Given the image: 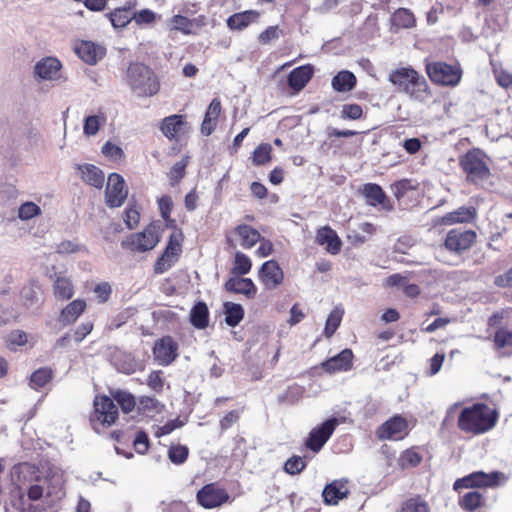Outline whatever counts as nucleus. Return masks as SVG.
I'll use <instances>...</instances> for the list:
<instances>
[{"label":"nucleus","mask_w":512,"mask_h":512,"mask_svg":"<svg viewBox=\"0 0 512 512\" xmlns=\"http://www.w3.org/2000/svg\"><path fill=\"white\" fill-rule=\"evenodd\" d=\"M187 159H182L176 162L168 173V177L172 185L178 183L185 176V169L187 166Z\"/></svg>","instance_id":"nucleus-53"},{"label":"nucleus","mask_w":512,"mask_h":512,"mask_svg":"<svg viewBox=\"0 0 512 512\" xmlns=\"http://www.w3.org/2000/svg\"><path fill=\"white\" fill-rule=\"evenodd\" d=\"M252 268L251 259L242 252H236L233 261V267L231 273L236 276L246 275Z\"/></svg>","instance_id":"nucleus-40"},{"label":"nucleus","mask_w":512,"mask_h":512,"mask_svg":"<svg viewBox=\"0 0 512 512\" xmlns=\"http://www.w3.org/2000/svg\"><path fill=\"white\" fill-rule=\"evenodd\" d=\"M496 421V410L486 404L475 403L461 410L458 416V428L463 432L479 435L492 429Z\"/></svg>","instance_id":"nucleus-1"},{"label":"nucleus","mask_w":512,"mask_h":512,"mask_svg":"<svg viewBox=\"0 0 512 512\" xmlns=\"http://www.w3.org/2000/svg\"><path fill=\"white\" fill-rule=\"evenodd\" d=\"M306 467L305 460L300 456H292L284 463V471L290 475L299 474Z\"/></svg>","instance_id":"nucleus-52"},{"label":"nucleus","mask_w":512,"mask_h":512,"mask_svg":"<svg viewBox=\"0 0 512 512\" xmlns=\"http://www.w3.org/2000/svg\"><path fill=\"white\" fill-rule=\"evenodd\" d=\"M156 18L157 14L150 9H142L140 11L133 12V20L137 25L152 24Z\"/></svg>","instance_id":"nucleus-55"},{"label":"nucleus","mask_w":512,"mask_h":512,"mask_svg":"<svg viewBox=\"0 0 512 512\" xmlns=\"http://www.w3.org/2000/svg\"><path fill=\"white\" fill-rule=\"evenodd\" d=\"M362 107L358 104H345L342 107V118L357 120L362 116Z\"/></svg>","instance_id":"nucleus-58"},{"label":"nucleus","mask_w":512,"mask_h":512,"mask_svg":"<svg viewBox=\"0 0 512 512\" xmlns=\"http://www.w3.org/2000/svg\"><path fill=\"white\" fill-rule=\"evenodd\" d=\"M363 195L367 198L369 204L373 206L382 204L385 200V193L382 188L373 183L364 185Z\"/></svg>","instance_id":"nucleus-41"},{"label":"nucleus","mask_w":512,"mask_h":512,"mask_svg":"<svg viewBox=\"0 0 512 512\" xmlns=\"http://www.w3.org/2000/svg\"><path fill=\"white\" fill-rule=\"evenodd\" d=\"M498 479V472H491L487 474L482 471H478L462 479H458L454 484V488L458 489L460 487L472 488L494 486L497 484Z\"/></svg>","instance_id":"nucleus-19"},{"label":"nucleus","mask_w":512,"mask_h":512,"mask_svg":"<svg viewBox=\"0 0 512 512\" xmlns=\"http://www.w3.org/2000/svg\"><path fill=\"white\" fill-rule=\"evenodd\" d=\"M348 493L346 480H334L325 486L322 496L326 504L336 505L341 499L347 497Z\"/></svg>","instance_id":"nucleus-24"},{"label":"nucleus","mask_w":512,"mask_h":512,"mask_svg":"<svg viewBox=\"0 0 512 512\" xmlns=\"http://www.w3.org/2000/svg\"><path fill=\"white\" fill-rule=\"evenodd\" d=\"M101 152L105 157H107L111 160H119L124 155L122 148L110 141H107L102 146Z\"/></svg>","instance_id":"nucleus-57"},{"label":"nucleus","mask_w":512,"mask_h":512,"mask_svg":"<svg viewBox=\"0 0 512 512\" xmlns=\"http://www.w3.org/2000/svg\"><path fill=\"white\" fill-rule=\"evenodd\" d=\"M190 322L197 329H204L208 326L209 311L204 302H198L190 312Z\"/></svg>","instance_id":"nucleus-37"},{"label":"nucleus","mask_w":512,"mask_h":512,"mask_svg":"<svg viewBox=\"0 0 512 512\" xmlns=\"http://www.w3.org/2000/svg\"><path fill=\"white\" fill-rule=\"evenodd\" d=\"M134 6L135 3L127 7L116 8L107 14L115 29L125 28L133 20V12H131V8Z\"/></svg>","instance_id":"nucleus-34"},{"label":"nucleus","mask_w":512,"mask_h":512,"mask_svg":"<svg viewBox=\"0 0 512 512\" xmlns=\"http://www.w3.org/2000/svg\"><path fill=\"white\" fill-rule=\"evenodd\" d=\"M159 240L158 228L155 225H149L142 232L132 234L122 242V245L133 251L145 252L153 249Z\"/></svg>","instance_id":"nucleus-10"},{"label":"nucleus","mask_w":512,"mask_h":512,"mask_svg":"<svg viewBox=\"0 0 512 512\" xmlns=\"http://www.w3.org/2000/svg\"><path fill=\"white\" fill-rule=\"evenodd\" d=\"M400 512H430V508L424 499L416 496L403 502Z\"/></svg>","instance_id":"nucleus-43"},{"label":"nucleus","mask_w":512,"mask_h":512,"mask_svg":"<svg viewBox=\"0 0 512 512\" xmlns=\"http://www.w3.org/2000/svg\"><path fill=\"white\" fill-rule=\"evenodd\" d=\"M118 418V407L108 396H97L94 400L93 422L111 426Z\"/></svg>","instance_id":"nucleus-13"},{"label":"nucleus","mask_w":512,"mask_h":512,"mask_svg":"<svg viewBox=\"0 0 512 512\" xmlns=\"http://www.w3.org/2000/svg\"><path fill=\"white\" fill-rule=\"evenodd\" d=\"M407 434L408 422L400 415L390 418L377 430V436L381 440H401Z\"/></svg>","instance_id":"nucleus-15"},{"label":"nucleus","mask_w":512,"mask_h":512,"mask_svg":"<svg viewBox=\"0 0 512 512\" xmlns=\"http://www.w3.org/2000/svg\"><path fill=\"white\" fill-rule=\"evenodd\" d=\"M482 502V495L478 491H470L460 499V506L467 511L476 510Z\"/></svg>","instance_id":"nucleus-46"},{"label":"nucleus","mask_w":512,"mask_h":512,"mask_svg":"<svg viewBox=\"0 0 512 512\" xmlns=\"http://www.w3.org/2000/svg\"><path fill=\"white\" fill-rule=\"evenodd\" d=\"M115 365L120 372L125 374H132L140 367V364L130 355H125L124 359L116 362Z\"/></svg>","instance_id":"nucleus-56"},{"label":"nucleus","mask_w":512,"mask_h":512,"mask_svg":"<svg viewBox=\"0 0 512 512\" xmlns=\"http://www.w3.org/2000/svg\"><path fill=\"white\" fill-rule=\"evenodd\" d=\"M44 484H33L28 489V497L32 501L39 500L43 496L50 498L52 502L60 500L64 496L63 479L61 475H53L51 479H45Z\"/></svg>","instance_id":"nucleus-8"},{"label":"nucleus","mask_w":512,"mask_h":512,"mask_svg":"<svg viewBox=\"0 0 512 512\" xmlns=\"http://www.w3.org/2000/svg\"><path fill=\"white\" fill-rule=\"evenodd\" d=\"M225 322L230 327L237 326L244 317V309L240 304L224 303Z\"/></svg>","instance_id":"nucleus-38"},{"label":"nucleus","mask_w":512,"mask_h":512,"mask_svg":"<svg viewBox=\"0 0 512 512\" xmlns=\"http://www.w3.org/2000/svg\"><path fill=\"white\" fill-rule=\"evenodd\" d=\"M74 50L79 58L90 65L96 64L105 55V49L91 41L77 43Z\"/></svg>","instance_id":"nucleus-22"},{"label":"nucleus","mask_w":512,"mask_h":512,"mask_svg":"<svg viewBox=\"0 0 512 512\" xmlns=\"http://www.w3.org/2000/svg\"><path fill=\"white\" fill-rule=\"evenodd\" d=\"M235 231L240 238V245L244 249L252 248L257 242L261 240L260 233L249 225H238Z\"/></svg>","instance_id":"nucleus-35"},{"label":"nucleus","mask_w":512,"mask_h":512,"mask_svg":"<svg viewBox=\"0 0 512 512\" xmlns=\"http://www.w3.org/2000/svg\"><path fill=\"white\" fill-rule=\"evenodd\" d=\"M86 309V302L83 299H76L66 305L60 312L59 322L63 325L74 323Z\"/></svg>","instance_id":"nucleus-32"},{"label":"nucleus","mask_w":512,"mask_h":512,"mask_svg":"<svg viewBox=\"0 0 512 512\" xmlns=\"http://www.w3.org/2000/svg\"><path fill=\"white\" fill-rule=\"evenodd\" d=\"M476 217V209L474 207L462 206L455 211L446 213L442 217L434 220L435 226H450L458 223H469Z\"/></svg>","instance_id":"nucleus-21"},{"label":"nucleus","mask_w":512,"mask_h":512,"mask_svg":"<svg viewBox=\"0 0 512 512\" xmlns=\"http://www.w3.org/2000/svg\"><path fill=\"white\" fill-rule=\"evenodd\" d=\"M389 81L412 99L424 101L430 95L426 79L411 67L392 71Z\"/></svg>","instance_id":"nucleus-2"},{"label":"nucleus","mask_w":512,"mask_h":512,"mask_svg":"<svg viewBox=\"0 0 512 512\" xmlns=\"http://www.w3.org/2000/svg\"><path fill=\"white\" fill-rule=\"evenodd\" d=\"M53 294L58 300H70L74 295V285L72 280L61 273L55 274V278L53 280Z\"/></svg>","instance_id":"nucleus-30"},{"label":"nucleus","mask_w":512,"mask_h":512,"mask_svg":"<svg viewBox=\"0 0 512 512\" xmlns=\"http://www.w3.org/2000/svg\"><path fill=\"white\" fill-rule=\"evenodd\" d=\"M271 159V146L269 144L259 145L253 152L252 161L255 165H263Z\"/></svg>","instance_id":"nucleus-51"},{"label":"nucleus","mask_w":512,"mask_h":512,"mask_svg":"<svg viewBox=\"0 0 512 512\" xmlns=\"http://www.w3.org/2000/svg\"><path fill=\"white\" fill-rule=\"evenodd\" d=\"M62 63L56 57H44L34 66V77L37 80L57 81L61 78Z\"/></svg>","instance_id":"nucleus-17"},{"label":"nucleus","mask_w":512,"mask_h":512,"mask_svg":"<svg viewBox=\"0 0 512 512\" xmlns=\"http://www.w3.org/2000/svg\"><path fill=\"white\" fill-rule=\"evenodd\" d=\"M178 349V344L171 336L162 337L154 344V360L161 366H168L178 357Z\"/></svg>","instance_id":"nucleus-16"},{"label":"nucleus","mask_w":512,"mask_h":512,"mask_svg":"<svg viewBox=\"0 0 512 512\" xmlns=\"http://www.w3.org/2000/svg\"><path fill=\"white\" fill-rule=\"evenodd\" d=\"M313 76V67L303 65L293 69L288 75V85L296 91L302 90Z\"/></svg>","instance_id":"nucleus-29"},{"label":"nucleus","mask_w":512,"mask_h":512,"mask_svg":"<svg viewBox=\"0 0 512 512\" xmlns=\"http://www.w3.org/2000/svg\"><path fill=\"white\" fill-rule=\"evenodd\" d=\"M459 164L471 182L477 183L486 180L490 175L485 155L479 149L469 150L460 158Z\"/></svg>","instance_id":"nucleus-5"},{"label":"nucleus","mask_w":512,"mask_h":512,"mask_svg":"<svg viewBox=\"0 0 512 512\" xmlns=\"http://www.w3.org/2000/svg\"><path fill=\"white\" fill-rule=\"evenodd\" d=\"M81 179L90 186L102 188L105 180L104 172L93 164H79L76 166Z\"/></svg>","instance_id":"nucleus-28"},{"label":"nucleus","mask_w":512,"mask_h":512,"mask_svg":"<svg viewBox=\"0 0 512 512\" xmlns=\"http://www.w3.org/2000/svg\"><path fill=\"white\" fill-rule=\"evenodd\" d=\"M125 81L138 97H151L158 93L160 84L153 71L144 64L129 65Z\"/></svg>","instance_id":"nucleus-3"},{"label":"nucleus","mask_w":512,"mask_h":512,"mask_svg":"<svg viewBox=\"0 0 512 512\" xmlns=\"http://www.w3.org/2000/svg\"><path fill=\"white\" fill-rule=\"evenodd\" d=\"M220 112H221V103H220L219 99L215 98L209 104L208 109L205 113L202 125H201V132L204 135L209 136L213 133V131L216 128Z\"/></svg>","instance_id":"nucleus-31"},{"label":"nucleus","mask_w":512,"mask_h":512,"mask_svg":"<svg viewBox=\"0 0 512 512\" xmlns=\"http://www.w3.org/2000/svg\"><path fill=\"white\" fill-rule=\"evenodd\" d=\"M331 85L337 92H348L355 87L356 77L352 72L342 70L333 77Z\"/></svg>","instance_id":"nucleus-36"},{"label":"nucleus","mask_w":512,"mask_h":512,"mask_svg":"<svg viewBox=\"0 0 512 512\" xmlns=\"http://www.w3.org/2000/svg\"><path fill=\"white\" fill-rule=\"evenodd\" d=\"M93 329V323L90 321H86L81 323L73 334V339L75 342L80 343L85 339V337L91 333Z\"/></svg>","instance_id":"nucleus-62"},{"label":"nucleus","mask_w":512,"mask_h":512,"mask_svg":"<svg viewBox=\"0 0 512 512\" xmlns=\"http://www.w3.org/2000/svg\"><path fill=\"white\" fill-rule=\"evenodd\" d=\"M316 242L321 246H325L327 252L333 255L339 253L342 244L337 233L329 226L318 229Z\"/></svg>","instance_id":"nucleus-25"},{"label":"nucleus","mask_w":512,"mask_h":512,"mask_svg":"<svg viewBox=\"0 0 512 512\" xmlns=\"http://www.w3.org/2000/svg\"><path fill=\"white\" fill-rule=\"evenodd\" d=\"M476 239L472 230L452 229L445 238L444 247L453 253L460 254L468 250Z\"/></svg>","instance_id":"nucleus-14"},{"label":"nucleus","mask_w":512,"mask_h":512,"mask_svg":"<svg viewBox=\"0 0 512 512\" xmlns=\"http://www.w3.org/2000/svg\"><path fill=\"white\" fill-rule=\"evenodd\" d=\"M353 353L350 349H344L339 354L331 357L322 364L328 372L348 371L352 367Z\"/></svg>","instance_id":"nucleus-26"},{"label":"nucleus","mask_w":512,"mask_h":512,"mask_svg":"<svg viewBox=\"0 0 512 512\" xmlns=\"http://www.w3.org/2000/svg\"><path fill=\"white\" fill-rule=\"evenodd\" d=\"M182 241L183 235L180 231L173 232L170 235L164 252L155 262L154 272L156 274H163L178 261L182 251Z\"/></svg>","instance_id":"nucleus-7"},{"label":"nucleus","mask_w":512,"mask_h":512,"mask_svg":"<svg viewBox=\"0 0 512 512\" xmlns=\"http://www.w3.org/2000/svg\"><path fill=\"white\" fill-rule=\"evenodd\" d=\"M189 455V449L183 445H171L168 449V458L175 465L183 464Z\"/></svg>","instance_id":"nucleus-47"},{"label":"nucleus","mask_w":512,"mask_h":512,"mask_svg":"<svg viewBox=\"0 0 512 512\" xmlns=\"http://www.w3.org/2000/svg\"><path fill=\"white\" fill-rule=\"evenodd\" d=\"M52 378V370L49 368H40L36 370L30 378L31 385L33 388H42Z\"/></svg>","instance_id":"nucleus-49"},{"label":"nucleus","mask_w":512,"mask_h":512,"mask_svg":"<svg viewBox=\"0 0 512 512\" xmlns=\"http://www.w3.org/2000/svg\"><path fill=\"white\" fill-rule=\"evenodd\" d=\"M260 17V13L256 10H246L243 12L235 13L228 17L226 24L231 30L241 31L247 28L250 24L256 23Z\"/></svg>","instance_id":"nucleus-27"},{"label":"nucleus","mask_w":512,"mask_h":512,"mask_svg":"<svg viewBox=\"0 0 512 512\" xmlns=\"http://www.w3.org/2000/svg\"><path fill=\"white\" fill-rule=\"evenodd\" d=\"M140 213L135 207H129L125 210L124 222L129 229H133L139 222Z\"/></svg>","instance_id":"nucleus-63"},{"label":"nucleus","mask_w":512,"mask_h":512,"mask_svg":"<svg viewBox=\"0 0 512 512\" xmlns=\"http://www.w3.org/2000/svg\"><path fill=\"white\" fill-rule=\"evenodd\" d=\"M21 297L27 307H31L38 302L37 291L32 285L26 286L22 289Z\"/></svg>","instance_id":"nucleus-60"},{"label":"nucleus","mask_w":512,"mask_h":512,"mask_svg":"<svg viewBox=\"0 0 512 512\" xmlns=\"http://www.w3.org/2000/svg\"><path fill=\"white\" fill-rule=\"evenodd\" d=\"M392 26L400 28H411L415 25L414 14L406 8H399L396 10L391 18Z\"/></svg>","instance_id":"nucleus-39"},{"label":"nucleus","mask_w":512,"mask_h":512,"mask_svg":"<svg viewBox=\"0 0 512 512\" xmlns=\"http://www.w3.org/2000/svg\"><path fill=\"white\" fill-rule=\"evenodd\" d=\"M197 502L206 509H213L229 502L230 495L218 483L204 485L196 495Z\"/></svg>","instance_id":"nucleus-9"},{"label":"nucleus","mask_w":512,"mask_h":512,"mask_svg":"<svg viewBox=\"0 0 512 512\" xmlns=\"http://www.w3.org/2000/svg\"><path fill=\"white\" fill-rule=\"evenodd\" d=\"M160 130L169 140L178 141L187 132L188 124L183 115H170L162 120Z\"/></svg>","instance_id":"nucleus-20"},{"label":"nucleus","mask_w":512,"mask_h":512,"mask_svg":"<svg viewBox=\"0 0 512 512\" xmlns=\"http://www.w3.org/2000/svg\"><path fill=\"white\" fill-rule=\"evenodd\" d=\"M171 29L180 31L186 35L193 33V26L194 21L182 16V15H175L171 19Z\"/></svg>","instance_id":"nucleus-48"},{"label":"nucleus","mask_w":512,"mask_h":512,"mask_svg":"<svg viewBox=\"0 0 512 512\" xmlns=\"http://www.w3.org/2000/svg\"><path fill=\"white\" fill-rule=\"evenodd\" d=\"M426 72L432 82L442 86L455 87L462 78V69L458 64L451 65L440 61L427 63Z\"/></svg>","instance_id":"nucleus-6"},{"label":"nucleus","mask_w":512,"mask_h":512,"mask_svg":"<svg viewBox=\"0 0 512 512\" xmlns=\"http://www.w3.org/2000/svg\"><path fill=\"white\" fill-rule=\"evenodd\" d=\"M228 292L242 294L248 299H253L257 293V287L250 278L240 276L231 277L225 283Z\"/></svg>","instance_id":"nucleus-23"},{"label":"nucleus","mask_w":512,"mask_h":512,"mask_svg":"<svg viewBox=\"0 0 512 512\" xmlns=\"http://www.w3.org/2000/svg\"><path fill=\"white\" fill-rule=\"evenodd\" d=\"M337 425L338 419L329 418L319 426L313 428L305 441L306 447L314 453H318L329 440Z\"/></svg>","instance_id":"nucleus-11"},{"label":"nucleus","mask_w":512,"mask_h":512,"mask_svg":"<svg viewBox=\"0 0 512 512\" xmlns=\"http://www.w3.org/2000/svg\"><path fill=\"white\" fill-rule=\"evenodd\" d=\"M94 293L99 302H106L111 295V286L107 282L97 284L94 288Z\"/></svg>","instance_id":"nucleus-64"},{"label":"nucleus","mask_w":512,"mask_h":512,"mask_svg":"<svg viewBox=\"0 0 512 512\" xmlns=\"http://www.w3.org/2000/svg\"><path fill=\"white\" fill-rule=\"evenodd\" d=\"M281 36V31L278 26H269L259 35V41L263 44H268Z\"/></svg>","instance_id":"nucleus-61"},{"label":"nucleus","mask_w":512,"mask_h":512,"mask_svg":"<svg viewBox=\"0 0 512 512\" xmlns=\"http://www.w3.org/2000/svg\"><path fill=\"white\" fill-rule=\"evenodd\" d=\"M128 189L124 178L118 173H111L105 189L106 204L110 208L120 207L126 200Z\"/></svg>","instance_id":"nucleus-12"},{"label":"nucleus","mask_w":512,"mask_h":512,"mask_svg":"<svg viewBox=\"0 0 512 512\" xmlns=\"http://www.w3.org/2000/svg\"><path fill=\"white\" fill-rule=\"evenodd\" d=\"M41 214V208L32 201H27L21 204L18 209V217L21 220H30Z\"/></svg>","instance_id":"nucleus-50"},{"label":"nucleus","mask_w":512,"mask_h":512,"mask_svg":"<svg viewBox=\"0 0 512 512\" xmlns=\"http://www.w3.org/2000/svg\"><path fill=\"white\" fill-rule=\"evenodd\" d=\"M112 396L113 399L117 401L124 413H129L135 408V397L131 393L117 390L112 394Z\"/></svg>","instance_id":"nucleus-42"},{"label":"nucleus","mask_w":512,"mask_h":512,"mask_svg":"<svg viewBox=\"0 0 512 512\" xmlns=\"http://www.w3.org/2000/svg\"><path fill=\"white\" fill-rule=\"evenodd\" d=\"M258 277L266 289L272 290L283 283L284 273L275 260H268L260 267Z\"/></svg>","instance_id":"nucleus-18"},{"label":"nucleus","mask_w":512,"mask_h":512,"mask_svg":"<svg viewBox=\"0 0 512 512\" xmlns=\"http://www.w3.org/2000/svg\"><path fill=\"white\" fill-rule=\"evenodd\" d=\"M107 123V116L104 112L99 111L97 114L88 115L83 121V134L86 137L97 135L99 130Z\"/></svg>","instance_id":"nucleus-33"},{"label":"nucleus","mask_w":512,"mask_h":512,"mask_svg":"<svg viewBox=\"0 0 512 512\" xmlns=\"http://www.w3.org/2000/svg\"><path fill=\"white\" fill-rule=\"evenodd\" d=\"M502 316L493 314L488 318V327L494 329L491 337L492 350L499 359L512 356V329L502 325Z\"/></svg>","instance_id":"nucleus-4"},{"label":"nucleus","mask_w":512,"mask_h":512,"mask_svg":"<svg viewBox=\"0 0 512 512\" xmlns=\"http://www.w3.org/2000/svg\"><path fill=\"white\" fill-rule=\"evenodd\" d=\"M422 461V456L412 447L403 451L398 459L402 468L416 467Z\"/></svg>","instance_id":"nucleus-44"},{"label":"nucleus","mask_w":512,"mask_h":512,"mask_svg":"<svg viewBox=\"0 0 512 512\" xmlns=\"http://www.w3.org/2000/svg\"><path fill=\"white\" fill-rule=\"evenodd\" d=\"M133 445L137 453L145 454L149 449V439L145 432L139 431L133 441Z\"/></svg>","instance_id":"nucleus-59"},{"label":"nucleus","mask_w":512,"mask_h":512,"mask_svg":"<svg viewBox=\"0 0 512 512\" xmlns=\"http://www.w3.org/2000/svg\"><path fill=\"white\" fill-rule=\"evenodd\" d=\"M342 315L343 311L338 308H335L330 312L324 329L326 337L330 338L335 333L341 323Z\"/></svg>","instance_id":"nucleus-45"},{"label":"nucleus","mask_w":512,"mask_h":512,"mask_svg":"<svg viewBox=\"0 0 512 512\" xmlns=\"http://www.w3.org/2000/svg\"><path fill=\"white\" fill-rule=\"evenodd\" d=\"M158 206L161 213L162 218L168 222V226L174 224V220L170 219V214L173 207V202L170 196L164 195L158 199Z\"/></svg>","instance_id":"nucleus-54"}]
</instances>
